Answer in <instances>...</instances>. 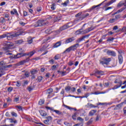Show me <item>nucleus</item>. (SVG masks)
Here are the masks:
<instances>
[{
  "instance_id": "nucleus-8",
  "label": "nucleus",
  "mask_w": 126,
  "mask_h": 126,
  "mask_svg": "<svg viewBox=\"0 0 126 126\" xmlns=\"http://www.w3.org/2000/svg\"><path fill=\"white\" fill-rule=\"evenodd\" d=\"M89 36H90V35H86L83 36L82 37L78 39L76 41V43H80V42H81V41H83V40H84V39H85V38H88V37H89Z\"/></svg>"
},
{
  "instance_id": "nucleus-46",
  "label": "nucleus",
  "mask_w": 126,
  "mask_h": 126,
  "mask_svg": "<svg viewBox=\"0 0 126 126\" xmlns=\"http://www.w3.org/2000/svg\"><path fill=\"white\" fill-rule=\"evenodd\" d=\"M53 91H54L53 89H49L47 90V94H51V93H52V92H53Z\"/></svg>"
},
{
  "instance_id": "nucleus-49",
  "label": "nucleus",
  "mask_w": 126,
  "mask_h": 126,
  "mask_svg": "<svg viewBox=\"0 0 126 126\" xmlns=\"http://www.w3.org/2000/svg\"><path fill=\"white\" fill-rule=\"evenodd\" d=\"M12 66V64L5 65V66H4V68H9L10 67H11Z\"/></svg>"
},
{
  "instance_id": "nucleus-55",
  "label": "nucleus",
  "mask_w": 126,
  "mask_h": 126,
  "mask_svg": "<svg viewBox=\"0 0 126 126\" xmlns=\"http://www.w3.org/2000/svg\"><path fill=\"white\" fill-rule=\"evenodd\" d=\"M121 17V15L119 14L115 16V20H117L118 19H120V18Z\"/></svg>"
},
{
  "instance_id": "nucleus-37",
  "label": "nucleus",
  "mask_w": 126,
  "mask_h": 126,
  "mask_svg": "<svg viewBox=\"0 0 126 126\" xmlns=\"http://www.w3.org/2000/svg\"><path fill=\"white\" fill-rule=\"evenodd\" d=\"M24 43V41L23 40L21 39L17 41V44H19V45Z\"/></svg>"
},
{
  "instance_id": "nucleus-38",
  "label": "nucleus",
  "mask_w": 126,
  "mask_h": 126,
  "mask_svg": "<svg viewBox=\"0 0 126 126\" xmlns=\"http://www.w3.org/2000/svg\"><path fill=\"white\" fill-rule=\"evenodd\" d=\"M68 3H69V0H67L64 3H63V6H66Z\"/></svg>"
},
{
  "instance_id": "nucleus-4",
  "label": "nucleus",
  "mask_w": 126,
  "mask_h": 126,
  "mask_svg": "<svg viewBox=\"0 0 126 126\" xmlns=\"http://www.w3.org/2000/svg\"><path fill=\"white\" fill-rule=\"evenodd\" d=\"M45 109H46V110H50L51 112L56 113V114L59 115V116H63V112L60 110H55L53 107L46 106Z\"/></svg>"
},
{
  "instance_id": "nucleus-6",
  "label": "nucleus",
  "mask_w": 126,
  "mask_h": 126,
  "mask_svg": "<svg viewBox=\"0 0 126 126\" xmlns=\"http://www.w3.org/2000/svg\"><path fill=\"white\" fill-rule=\"evenodd\" d=\"M4 44L6 45L5 49L7 50H9L13 46V44L12 42L5 41Z\"/></svg>"
},
{
  "instance_id": "nucleus-59",
  "label": "nucleus",
  "mask_w": 126,
  "mask_h": 126,
  "mask_svg": "<svg viewBox=\"0 0 126 126\" xmlns=\"http://www.w3.org/2000/svg\"><path fill=\"white\" fill-rule=\"evenodd\" d=\"M27 90H28V91H29V92H31V91H32V90H33V88H32V87H28Z\"/></svg>"
},
{
  "instance_id": "nucleus-5",
  "label": "nucleus",
  "mask_w": 126,
  "mask_h": 126,
  "mask_svg": "<svg viewBox=\"0 0 126 126\" xmlns=\"http://www.w3.org/2000/svg\"><path fill=\"white\" fill-rule=\"evenodd\" d=\"M72 26H73V24L72 23H68L60 27L59 31H63V30L70 28V27H72Z\"/></svg>"
},
{
  "instance_id": "nucleus-2",
  "label": "nucleus",
  "mask_w": 126,
  "mask_h": 126,
  "mask_svg": "<svg viewBox=\"0 0 126 126\" xmlns=\"http://www.w3.org/2000/svg\"><path fill=\"white\" fill-rule=\"evenodd\" d=\"M48 22L44 20H39L33 24V27H42V26H45V25H48Z\"/></svg>"
},
{
  "instance_id": "nucleus-28",
  "label": "nucleus",
  "mask_w": 126,
  "mask_h": 126,
  "mask_svg": "<svg viewBox=\"0 0 126 126\" xmlns=\"http://www.w3.org/2000/svg\"><path fill=\"white\" fill-rule=\"evenodd\" d=\"M88 106L89 108H97V106H95L91 103H88Z\"/></svg>"
},
{
  "instance_id": "nucleus-13",
  "label": "nucleus",
  "mask_w": 126,
  "mask_h": 126,
  "mask_svg": "<svg viewBox=\"0 0 126 126\" xmlns=\"http://www.w3.org/2000/svg\"><path fill=\"white\" fill-rule=\"evenodd\" d=\"M62 45V42L61 41H58L56 42L55 44H54L53 46V48H58V47H60Z\"/></svg>"
},
{
  "instance_id": "nucleus-19",
  "label": "nucleus",
  "mask_w": 126,
  "mask_h": 126,
  "mask_svg": "<svg viewBox=\"0 0 126 126\" xmlns=\"http://www.w3.org/2000/svg\"><path fill=\"white\" fill-rule=\"evenodd\" d=\"M97 112L96 110H92L89 113V116H94L95 113Z\"/></svg>"
},
{
  "instance_id": "nucleus-20",
  "label": "nucleus",
  "mask_w": 126,
  "mask_h": 126,
  "mask_svg": "<svg viewBox=\"0 0 126 126\" xmlns=\"http://www.w3.org/2000/svg\"><path fill=\"white\" fill-rule=\"evenodd\" d=\"M39 112L41 116H42V117H46V116H47V113H46V111L43 110H40Z\"/></svg>"
},
{
  "instance_id": "nucleus-24",
  "label": "nucleus",
  "mask_w": 126,
  "mask_h": 126,
  "mask_svg": "<svg viewBox=\"0 0 126 126\" xmlns=\"http://www.w3.org/2000/svg\"><path fill=\"white\" fill-rule=\"evenodd\" d=\"M34 54H35V51H31L30 53L27 54V56H29V58H31V57H32Z\"/></svg>"
},
{
  "instance_id": "nucleus-27",
  "label": "nucleus",
  "mask_w": 126,
  "mask_h": 126,
  "mask_svg": "<svg viewBox=\"0 0 126 126\" xmlns=\"http://www.w3.org/2000/svg\"><path fill=\"white\" fill-rule=\"evenodd\" d=\"M9 120L10 121V123H11L17 124V121L16 120H13L12 118H9Z\"/></svg>"
},
{
  "instance_id": "nucleus-32",
  "label": "nucleus",
  "mask_w": 126,
  "mask_h": 126,
  "mask_svg": "<svg viewBox=\"0 0 126 126\" xmlns=\"http://www.w3.org/2000/svg\"><path fill=\"white\" fill-rule=\"evenodd\" d=\"M71 87L69 86H66L65 88V90L66 92H69L70 91Z\"/></svg>"
},
{
  "instance_id": "nucleus-57",
  "label": "nucleus",
  "mask_w": 126,
  "mask_h": 126,
  "mask_svg": "<svg viewBox=\"0 0 126 126\" xmlns=\"http://www.w3.org/2000/svg\"><path fill=\"white\" fill-rule=\"evenodd\" d=\"M23 15L24 17L27 16V15H28V12H27V11H24Z\"/></svg>"
},
{
  "instance_id": "nucleus-17",
  "label": "nucleus",
  "mask_w": 126,
  "mask_h": 126,
  "mask_svg": "<svg viewBox=\"0 0 126 126\" xmlns=\"http://www.w3.org/2000/svg\"><path fill=\"white\" fill-rule=\"evenodd\" d=\"M92 30H93V29L91 27L87 29L86 30L84 31L83 32L85 34H87V33H89V32H90V31H92Z\"/></svg>"
},
{
  "instance_id": "nucleus-42",
  "label": "nucleus",
  "mask_w": 126,
  "mask_h": 126,
  "mask_svg": "<svg viewBox=\"0 0 126 126\" xmlns=\"http://www.w3.org/2000/svg\"><path fill=\"white\" fill-rule=\"evenodd\" d=\"M42 79H43V77H42L41 76H39L37 78V80H38V82H41V81H42Z\"/></svg>"
},
{
  "instance_id": "nucleus-45",
  "label": "nucleus",
  "mask_w": 126,
  "mask_h": 126,
  "mask_svg": "<svg viewBox=\"0 0 126 126\" xmlns=\"http://www.w3.org/2000/svg\"><path fill=\"white\" fill-rule=\"evenodd\" d=\"M116 0H111L107 3V5H110L112 4V3H113V2H115V1H116Z\"/></svg>"
},
{
  "instance_id": "nucleus-15",
  "label": "nucleus",
  "mask_w": 126,
  "mask_h": 126,
  "mask_svg": "<svg viewBox=\"0 0 126 126\" xmlns=\"http://www.w3.org/2000/svg\"><path fill=\"white\" fill-rule=\"evenodd\" d=\"M96 74H98V75H104L105 74V72L101 70H97L95 71Z\"/></svg>"
},
{
  "instance_id": "nucleus-50",
  "label": "nucleus",
  "mask_w": 126,
  "mask_h": 126,
  "mask_svg": "<svg viewBox=\"0 0 126 126\" xmlns=\"http://www.w3.org/2000/svg\"><path fill=\"white\" fill-rule=\"evenodd\" d=\"M100 94V92H95L94 93H91V94H94V95H99Z\"/></svg>"
},
{
  "instance_id": "nucleus-22",
  "label": "nucleus",
  "mask_w": 126,
  "mask_h": 126,
  "mask_svg": "<svg viewBox=\"0 0 126 126\" xmlns=\"http://www.w3.org/2000/svg\"><path fill=\"white\" fill-rule=\"evenodd\" d=\"M122 85H123V84H122V83L120 82V85L114 86V87L112 88V90H115V89H118V88H120V87H121V86H122Z\"/></svg>"
},
{
  "instance_id": "nucleus-30",
  "label": "nucleus",
  "mask_w": 126,
  "mask_h": 126,
  "mask_svg": "<svg viewBox=\"0 0 126 126\" xmlns=\"http://www.w3.org/2000/svg\"><path fill=\"white\" fill-rule=\"evenodd\" d=\"M122 106H123L122 103H121L118 105H117L116 107V109L119 110V109H121L122 108Z\"/></svg>"
},
{
  "instance_id": "nucleus-64",
  "label": "nucleus",
  "mask_w": 126,
  "mask_h": 126,
  "mask_svg": "<svg viewBox=\"0 0 126 126\" xmlns=\"http://www.w3.org/2000/svg\"><path fill=\"white\" fill-rule=\"evenodd\" d=\"M25 61L24 60H23L21 62H20V65H22V64H24V63H25Z\"/></svg>"
},
{
  "instance_id": "nucleus-56",
  "label": "nucleus",
  "mask_w": 126,
  "mask_h": 126,
  "mask_svg": "<svg viewBox=\"0 0 126 126\" xmlns=\"http://www.w3.org/2000/svg\"><path fill=\"white\" fill-rule=\"evenodd\" d=\"M120 82H121V84H123V83L122 82V81H121V80L118 81V79H116L114 83H118L120 85Z\"/></svg>"
},
{
  "instance_id": "nucleus-52",
  "label": "nucleus",
  "mask_w": 126,
  "mask_h": 126,
  "mask_svg": "<svg viewBox=\"0 0 126 126\" xmlns=\"http://www.w3.org/2000/svg\"><path fill=\"white\" fill-rule=\"evenodd\" d=\"M13 11L16 15H17V16L19 15L18 12H17V10H16V9H13Z\"/></svg>"
},
{
  "instance_id": "nucleus-58",
  "label": "nucleus",
  "mask_w": 126,
  "mask_h": 126,
  "mask_svg": "<svg viewBox=\"0 0 126 126\" xmlns=\"http://www.w3.org/2000/svg\"><path fill=\"white\" fill-rule=\"evenodd\" d=\"M125 10V8H122L117 11V13H120V12H122V11H124Z\"/></svg>"
},
{
  "instance_id": "nucleus-34",
  "label": "nucleus",
  "mask_w": 126,
  "mask_h": 126,
  "mask_svg": "<svg viewBox=\"0 0 126 126\" xmlns=\"http://www.w3.org/2000/svg\"><path fill=\"white\" fill-rule=\"evenodd\" d=\"M37 72H38V71H37V70H35V69H32L31 71V74H35V73H37Z\"/></svg>"
},
{
  "instance_id": "nucleus-7",
  "label": "nucleus",
  "mask_w": 126,
  "mask_h": 126,
  "mask_svg": "<svg viewBox=\"0 0 126 126\" xmlns=\"http://www.w3.org/2000/svg\"><path fill=\"white\" fill-rule=\"evenodd\" d=\"M47 120H45L43 121L44 124L45 125H49L50 124V122L52 121L53 118L51 116H48L46 117Z\"/></svg>"
},
{
  "instance_id": "nucleus-61",
  "label": "nucleus",
  "mask_w": 126,
  "mask_h": 126,
  "mask_svg": "<svg viewBox=\"0 0 126 126\" xmlns=\"http://www.w3.org/2000/svg\"><path fill=\"white\" fill-rule=\"evenodd\" d=\"M74 126H83V124L82 123H78L74 125Z\"/></svg>"
},
{
  "instance_id": "nucleus-63",
  "label": "nucleus",
  "mask_w": 126,
  "mask_h": 126,
  "mask_svg": "<svg viewBox=\"0 0 126 126\" xmlns=\"http://www.w3.org/2000/svg\"><path fill=\"white\" fill-rule=\"evenodd\" d=\"M68 65H69V66H71V65H73V62L72 61H70L68 63Z\"/></svg>"
},
{
  "instance_id": "nucleus-23",
  "label": "nucleus",
  "mask_w": 126,
  "mask_h": 126,
  "mask_svg": "<svg viewBox=\"0 0 126 126\" xmlns=\"http://www.w3.org/2000/svg\"><path fill=\"white\" fill-rule=\"evenodd\" d=\"M4 23H5V19L4 18L1 17L0 18V25H2Z\"/></svg>"
},
{
  "instance_id": "nucleus-1",
  "label": "nucleus",
  "mask_w": 126,
  "mask_h": 126,
  "mask_svg": "<svg viewBox=\"0 0 126 126\" xmlns=\"http://www.w3.org/2000/svg\"><path fill=\"white\" fill-rule=\"evenodd\" d=\"M23 34V31L19 30L18 32H15L13 33L11 32H6L1 35H0V39H3V38H7V40H12L13 38L18 37L20 35Z\"/></svg>"
},
{
  "instance_id": "nucleus-44",
  "label": "nucleus",
  "mask_w": 126,
  "mask_h": 126,
  "mask_svg": "<svg viewBox=\"0 0 126 126\" xmlns=\"http://www.w3.org/2000/svg\"><path fill=\"white\" fill-rule=\"evenodd\" d=\"M19 54L21 58H22V57H25V56H27V53H20Z\"/></svg>"
},
{
  "instance_id": "nucleus-43",
  "label": "nucleus",
  "mask_w": 126,
  "mask_h": 126,
  "mask_svg": "<svg viewBox=\"0 0 126 126\" xmlns=\"http://www.w3.org/2000/svg\"><path fill=\"white\" fill-rule=\"evenodd\" d=\"M116 21V19H110V20L108 21L109 23H114Z\"/></svg>"
},
{
  "instance_id": "nucleus-16",
  "label": "nucleus",
  "mask_w": 126,
  "mask_h": 126,
  "mask_svg": "<svg viewBox=\"0 0 126 126\" xmlns=\"http://www.w3.org/2000/svg\"><path fill=\"white\" fill-rule=\"evenodd\" d=\"M27 42L28 44H32L33 42V38L31 36H29L28 37Z\"/></svg>"
},
{
  "instance_id": "nucleus-26",
  "label": "nucleus",
  "mask_w": 126,
  "mask_h": 126,
  "mask_svg": "<svg viewBox=\"0 0 126 126\" xmlns=\"http://www.w3.org/2000/svg\"><path fill=\"white\" fill-rule=\"evenodd\" d=\"M88 16H89V13H86L83 15L81 17V20H82V19H84L85 18H86V17H87Z\"/></svg>"
},
{
  "instance_id": "nucleus-3",
  "label": "nucleus",
  "mask_w": 126,
  "mask_h": 126,
  "mask_svg": "<svg viewBox=\"0 0 126 126\" xmlns=\"http://www.w3.org/2000/svg\"><path fill=\"white\" fill-rule=\"evenodd\" d=\"M111 61L112 59L110 58L103 57L99 60V63L102 64V65H104V64L108 65V64H110V62Z\"/></svg>"
},
{
  "instance_id": "nucleus-47",
  "label": "nucleus",
  "mask_w": 126,
  "mask_h": 126,
  "mask_svg": "<svg viewBox=\"0 0 126 126\" xmlns=\"http://www.w3.org/2000/svg\"><path fill=\"white\" fill-rule=\"evenodd\" d=\"M25 119L26 120H27V121H28L29 122H32V118H31V117H26Z\"/></svg>"
},
{
  "instance_id": "nucleus-41",
  "label": "nucleus",
  "mask_w": 126,
  "mask_h": 126,
  "mask_svg": "<svg viewBox=\"0 0 126 126\" xmlns=\"http://www.w3.org/2000/svg\"><path fill=\"white\" fill-rule=\"evenodd\" d=\"M64 125H65V126H72V124L71 123H69L67 122H65L64 123Z\"/></svg>"
},
{
  "instance_id": "nucleus-10",
  "label": "nucleus",
  "mask_w": 126,
  "mask_h": 126,
  "mask_svg": "<svg viewBox=\"0 0 126 126\" xmlns=\"http://www.w3.org/2000/svg\"><path fill=\"white\" fill-rule=\"evenodd\" d=\"M75 40V37H72L69 38H67L65 41V44H68V43H71L73 41H74Z\"/></svg>"
},
{
  "instance_id": "nucleus-29",
  "label": "nucleus",
  "mask_w": 126,
  "mask_h": 126,
  "mask_svg": "<svg viewBox=\"0 0 126 126\" xmlns=\"http://www.w3.org/2000/svg\"><path fill=\"white\" fill-rule=\"evenodd\" d=\"M115 38L114 37H108L107 39V42H113Z\"/></svg>"
},
{
  "instance_id": "nucleus-18",
  "label": "nucleus",
  "mask_w": 126,
  "mask_h": 126,
  "mask_svg": "<svg viewBox=\"0 0 126 126\" xmlns=\"http://www.w3.org/2000/svg\"><path fill=\"white\" fill-rule=\"evenodd\" d=\"M72 51V49L71 46L68 48H67L63 52V54H66V53H70Z\"/></svg>"
},
{
  "instance_id": "nucleus-12",
  "label": "nucleus",
  "mask_w": 126,
  "mask_h": 126,
  "mask_svg": "<svg viewBox=\"0 0 126 126\" xmlns=\"http://www.w3.org/2000/svg\"><path fill=\"white\" fill-rule=\"evenodd\" d=\"M79 47V44L78 43H77L76 44L72 45L71 46V48L72 49V51H75Z\"/></svg>"
},
{
  "instance_id": "nucleus-53",
  "label": "nucleus",
  "mask_w": 126,
  "mask_h": 126,
  "mask_svg": "<svg viewBox=\"0 0 126 126\" xmlns=\"http://www.w3.org/2000/svg\"><path fill=\"white\" fill-rule=\"evenodd\" d=\"M101 118V116L100 115H97L95 119V121L96 122H98V121H99V120H100V118Z\"/></svg>"
},
{
  "instance_id": "nucleus-14",
  "label": "nucleus",
  "mask_w": 126,
  "mask_h": 126,
  "mask_svg": "<svg viewBox=\"0 0 126 126\" xmlns=\"http://www.w3.org/2000/svg\"><path fill=\"white\" fill-rule=\"evenodd\" d=\"M105 1H106V0H104L103 2H102V3H101L100 4L97 5H94L92 7V8H91V10H92L95 8H96V7H99V6H101V5H102V4L103 3V2H105Z\"/></svg>"
},
{
  "instance_id": "nucleus-9",
  "label": "nucleus",
  "mask_w": 126,
  "mask_h": 126,
  "mask_svg": "<svg viewBox=\"0 0 126 126\" xmlns=\"http://www.w3.org/2000/svg\"><path fill=\"white\" fill-rule=\"evenodd\" d=\"M108 56H111V57H117V53L114 51L109 50L108 51Z\"/></svg>"
},
{
  "instance_id": "nucleus-62",
  "label": "nucleus",
  "mask_w": 126,
  "mask_h": 126,
  "mask_svg": "<svg viewBox=\"0 0 126 126\" xmlns=\"http://www.w3.org/2000/svg\"><path fill=\"white\" fill-rule=\"evenodd\" d=\"M14 102H18V101H19V96H18L17 97H15L14 98Z\"/></svg>"
},
{
  "instance_id": "nucleus-48",
  "label": "nucleus",
  "mask_w": 126,
  "mask_h": 126,
  "mask_svg": "<svg viewBox=\"0 0 126 126\" xmlns=\"http://www.w3.org/2000/svg\"><path fill=\"white\" fill-rule=\"evenodd\" d=\"M12 90H13V88H12V87H10L7 89V91L8 92H11V91H12Z\"/></svg>"
},
{
  "instance_id": "nucleus-21",
  "label": "nucleus",
  "mask_w": 126,
  "mask_h": 126,
  "mask_svg": "<svg viewBox=\"0 0 126 126\" xmlns=\"http://www.w3.org/2000/svg\"><path fill=\"white\" fill-rule=\"evenodd\" d=\"M118 60L119 63H120V64H122V63H123V56H122V55H120L118 56Z\"/></svg>"
},
{
  "instance_id": "nucleus-33",
  "label": "nucleus",
  "mask_w": 126,
  "mask_h": 126,
  "mask_svg": "<svg viewBox=\"0 0 126 126\" xmlns=\"http://www.w3.org/2000/svg\"><path fill=\"white\" fill-rule=\"evenodd\" d=\"M44 103H45V100H43V99H40L39 102H38V104L39 105H40V106H42V105H43V104H44Z\"/></svg>"
},
{
  "instance_id": "nucleus-31",
  "label": "nucleus",
  "mask_w": 126,
  "mask_h": 126,
  "mask_svg": "<svg viewBox=\"0 0 126 126\" xmlns=\"http://www.w3.org/2000/svg\"><path fill=\"white\" fill-rule=\"evenodd\" d=\"M124 4H125V3H123V2H120L117 5V7H118V8H120V7L123 6Z\"/></svg>"
},
{
  "instance_id": "nucleus-60",
  "label": "nucleus",
  "mask_w": 126,
  "mask_h": 126,
  "mask_svg": "<svg viewBox=\"0 0 126 126\" xmlns=\"http://www.w3.org/2000/svg\"><path fill=\"white\" fill-rule=\"evenodd\" d=\"M24 61H25V63H28V62H29L30 61V57H28L26 59L24 60Z\"/></svg>"
},
{
  "instance_id": "nucleus-35",
  "label": "nucleus",
  "mask_w": 126,
  "mask_h": 126,
  "mask_svg": "<svg viewBox=\"0 0 126 126\" xmlns=\"http://www.w3.org/2000/svg\"><path fill=\"white\" fill-rule=\"evenodd\" d=\"M13 58V59H19V58H21V57L19 53H18L17 55H14Z\"/></svg>"
},
{
  "instance_id": "nucleus-36",
  "label": "nucleus",
  "mask_w": 126,
  "mask_h": 126,
  "mask_svg": "<svg viewBox=\"0 0 126 126\" xmlns=\"http://www.w3.org/2000/svg\"><path fill=\"white\" fill-rule=\"evenodd\" d=\"M55 6H56V4H55V3H52L51 7V9H52V10H55V9H56Z\"/></svg>"
},
{
  "instance_id": "nucleus-40",
  "label": "nucleus",
  "mask_w": 126,
  "mask_h": 126,
  "mask_svg": "<svg viewBox=\"0 0 126 126\" xmlns=\"http://www.w3.org/2000/svg\"><path fill=\"white\" fill-rule=\"evenodd\" d=\"M11 115H12V117H15L16 118L17 117V114L14 111H12L11 113Z\"/></svg>"
},
{
  "instance_id": "nucleus-51",
  "label": "nucleus",
  "mask_w": 126,
  "mask_h": 126,
  "mask_svg": "<svg viewBox=\"0 0 126 126\" xmlns=\"http://www.w3.org/2000/svg\"><path fill=\"white\" fill-rule=\"evenodd\" d=\"M36 10L38 12H40L42 11V7H37L36 8Z\"/></svg>"
},
{
  "instance_id": "nucleus-39",
  "label": "nucleus",
  "mask_w": 126,
  "mask_h": 126,
  "mask_svg": "<svg viewBox=\"0 0 126 126\" xmlns=\"http://www.w3.org/2000/svg\"><path fill=\"white\" fill-rule=\"evenodd\" d=\"M16 86L17 87H20L21 86V83H20V81H18L16 82Z\"/></svg>"
},
{
  "instance_id": "nucleus-54",
  "label": "nucleus",
  "mask_w": 126,
  "mask_h": 126,
  "mask_svg": "<svg viewBox=\"0 0 126 126\" xmlns=\"http://www.w3.org/2000/svg\"><path fill=\"white\" fill-rule=\"evenodd\" d=\"M92 118H91L87 123V125H88V126H89V125H91V124H92Z\"/></svg>"
},
{
  "instance_id": "nucleus-11",
  "label": "nucleus",
  "mask_w": 126,
  "mask_h": 126,
  "mask_svg": "<svg viewBox=\"0 0 126 126\" xmlns=\"http://www.w3.org/2000/svg\"><path fill=\"white\" fill-rule=\"evenodd\" d=\"M42 47L40 49V52H43V51H45V50H46V49H47L48 47H49V44H47V43H42Z\"/></svg>"
},
{
  "instance_id": "nucleus-25",
  "label": "nucleus",
  "mask_w": 126,
  "mask_h": 126,
  "mask_svg": "<svg viewBox=\"0 0 126 126\" xmlns=\"http://www.w3.org/2000/svg\"><path fill=\"white\" fill-rule=\"evenodd\" d=\"M64 107L70 110H74V111H77V109H76V108H73L66 105H64Z\"/></svg>"
}]
</instances>
